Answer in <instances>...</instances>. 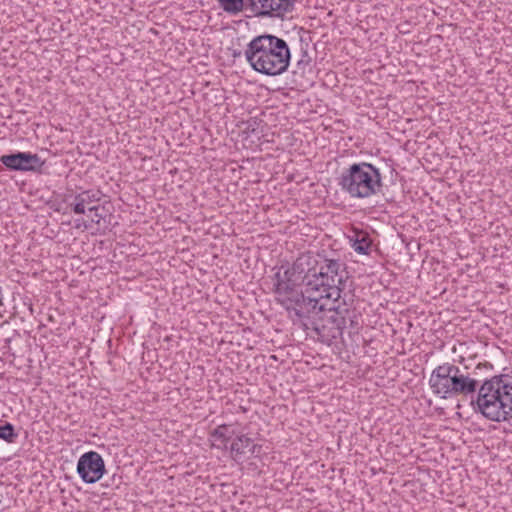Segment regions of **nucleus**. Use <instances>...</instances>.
I'll return each instance as SVG.
<instances>
[{"instance_id": "f257e3e1", "label": "nucleus", "mask_w": 512, "mask_h": 512, "mask_svg": "<svg viewBox=\"0 0 512 512\" xmlns=\"http://www.w3.org/2000/svg\"><path fill=\"white\" fill-rule=\"evenodd\" d=\"M301 278L307 291L320 294L325 300L338 302L347 278L346 265L324 253L302 254L291 267Z\"/></svg>"}, {"instance_id": "f03ea898", "label": "nucleus", "mask_w": 512, "mask_h": 512, "mask_svg": "<svg viewBox=\"0 0 512 512\" xmlns=\"http://www.w3.org/2000/svg\"><path fill=\"white\" fill-rule=\"evenodd\" d=\"M282 266L274 275L273 291L275 300L287 312L289 319L293 324L300 325L303 329L316 313H321L325 309L324 298L318 294L298 288L297 275L289 267L283 272Z\"/></svg>"}, {"instance_id": "7ed1b4c3", "label": "nucleus", "mask_w": 512, "mask_h": 512, "mask_svg": "<svg viewBox=\"0 0 512 512\" xmlns=\"http://www.w3.org/2000/svg\"><path fill=\"white\" fill-rule=\"evenodd\" d=\"M245 58L254 71L267 76H278L287 71L291 52L284 39L272 34H262L248 43Z\"/></svg>"}, {"instance_id": "20e7f679", "label": "nucleus", "mask_w": 512, "mask_h": 512, "mask_svg": "<svg viewBox=\"0 0 512 512\" xmlns=\"http://www.w3.org/2000/svg\"><path fill=\"white\" fill-rule=\"evenodd\" d=\"M475 411L493 422L512 419V377L506 374L493 375L478 389Z\"/></svg>"}, {"instance_id": "39448f33", "label": "nucleus", "mask_w": 512, "mask_h": 512, "mask_svg": "<svg viewBox=\"0 0 512 512\" xmlns=\"http://www.w3.org/2000/svg\"><path fill=\"white\" fill-rule=\"evenodd\" d=\"M341 190L351 198L364 199L382 189V176L378 168L368 162L353 163L338 178Z\"/></svg>"}, {"instance_id": "423d86ee", "label": "nucleus", "mask_w": 512, "mask_h": 512, "mask_svg": "<svg viewBox=\"0 0 512 512\" xmlns=\"http://www.w3.org/2000/svg\"><path fill=\"white\" fill-rule=\"evenodd\" d=\"M349 309L336 305V302L328 304L325 302V309L321 313H316L310 319L305 331H313L317 339L327 345L340 337L346 325V314Z\"/></svg>"}, {"instance_id": "0eeeda50", "label": "nucleus", "mask_w": 512, "mask_h": 512, "mask_svg": "<svg viewBox=\"0 0 512 512\" xmlns=\"http://www.w3.org/2000/svg\"><path fill=\"white\" fill-rule=\"evenodd\" d=\"M248 11L255 17L283 19L294 9L295 0H247Z\"/></svg>"}, {"instance_id": "6e6552de", "label": "nucleus", "mask_w": 512, "mask_h": 512, "mask_svg": "<svg viewBox=\"0 0 512 512\" xmlns=\"http://www.w3.org/2000/svg\"><path fill=\"white\" fill-rule=\"evenodd\" d=\"M105 464L101 455L95 451L84 453L78 460L77 473L83 482L96 483L105 473Z\"/></svg>"}, {"instance_id": "1a4fd4ad", "label": "nucleus", "mask_w": 512, "mask_h": 512, "mask_svg": "<svg viewBox=\"0 0 512 512\" xmlns=\"http://www.w3.org/2000/svg\"><path fill=\"white\" fill-rule=\"evenodd\" d=\"M454 364L444 363L437 366L431 373L429 385L432 392L442 399L451 398V382L453 381Z\"/></svg>"}, {"instance_id": "9d476101", "label": "nucleus", "mask_w": 512, "mask_h": 512, "mask_svg": "<svg viewBox=\"0 0 512 512\" xmlns=\"http://www.w3.org/2000/svg\"><path fill=\"white\" fill-rule=\"evenodd\" d=\"M0 162L8 169L15 171H37L44 164L37 154L30 152L5 154L0 157Z\"/></svg>"}, {"instance_id": "9b49d317", "label": "nucleus", "mask_w": 512, "mask_h": 512, "mask_svg": "<svg viewBox=\"0 0 512 512\" xmlns=\"http://www.w3.org/2000/svg\"><path fill=\"white\" fill-rule=\"evenodd\" d=\"M103 193L99 189H89L82 191L74 196V202L70 204L75 214H84L86 208L92 211H98V206H90L92 203L99 202Z\"/></svg>"}, {"instance_id": "f8f14e48", "label": "nucleus", "mask_w": 512, "mask_h": 512, "mask_svg": "<svg viewBox=\"0 0 512 512\" xmlns=\"http://www.w3.org/2000/svg\"><path fill=\"white\" fill-rule=\"evenodd\" d=\"M453 381L451 382V398L459 395L469 396L475 394V382L469 376L462 373L460 368L454 365Z\"/></svg>"}, {"instance_id": "ddd939ff", "label": "nucleus", "mask_w": 512, "mask_h": 512, "mask_svg": "<svg viewBox=\"0 0 512 512\" xmlns=\"http://www.w3.org/2000/svg\"><path fill=\"white\" fill-rule=\"evenodd\" d=\"M257 447L258 445L254 444L251 438L242 434L236 436L232 441L230 445V452L235 461H240L247 452H250V454L253 455L256 452Z\"/></svg>"}, {"instance_id": "4468645a", "label": "nucleus", "mask_w": 512, "mask_h": 512, "mask_svg": "<svg viewBox=\"0 0 512 512\" xmlns=\"http://www.w3.org/2000/svg\"><path fill=\"white\" fill-rule=\"evenodd\" d=\"M492 370L493 365L489 362H485L479 363L473 371L466 373V375L475 382V393L478 392L480 385L484 383L485 380L490 379Z\"/></svg>"}, {"instance_id": "2eb2a0df", "label": "nucleus", "mask_w": 512, "mask_h": 512, "mask_svg": "<svg viewBox=\"0 0 512 512\" xmlns=\"http://www.w3.org/2000/svg\"><path fill=\"white\" fill-rule=\"evenodd\" d=\"M354 251L361 255H368L371 248V240L368 234L364 232H357L355 239H351Z\"/></svg>"}, {"instance_id": "dca6fc26", "label": "nucleus", "mask_w": 512, "mask_h": 512, "mask_svg": "<svg viewBox=\"0 0 512 512\" xmlns=\"http://www.w3.org/2000/svg\"><path fill=\"white\" fill-rule=\"evenodd\" d=\"M235 435V432L231 429V425L222 424L216 427L214 430L210 432V436L216 440L220 441L224 447H227V443Z\"/></svg>"}, {"instance_id": "f3484780", "label": "nucleus", "mask_w": 512, "mask_h": 512, "mask_svg": "<svg viewBox=\"0 0 512 512\" xmlns=\"http://www.w3.org/2000/svg\"><path fill=\"white\" fill-rule=\"evenodd\" d=\"M220 7L227 13L238 14L239 12L248 11L247 0H217Z\"/></svg>"}, {"instance_id": "a211bd4d", "label": "nucleus", "mask_w": 512, "mask_h": 512, "mask_svg": "<svg viewBox=\"0 0 512 512\" xmlns=\"http://www.w3.org/2000/svg\"><path fill=\"white\" fill-rule=\"evenodd\" d=\"M18 438V433L15 431L14 426L5 422L3 425H0V439L7 443H14Z\"/></svg>"}, {"instance_id": "6ab92c4d", "label": "nucleus", "mask_w": 512, "mask_h": 512, "mask_svg": "<svg viewBox=\"0 0 512 512\" xmlns=\"http://www.w3.org/2000/svg\"><path fill=\"white\" fill-rule=\"evenodd\" d=\"M311 61H312V59H311L310 55L308 54V52L306 50H303L302 54H301V58L297 62V66L299 69H302L304 71L305 68L311 64Z\"/></svg>"}, {"instance_id": "aec40b11", "label": "nucleus", "mask_w": 512, "mask_h": 512, "mask_svg": "<svg viewBox=\"0 0 512 512\" xmlns=\"http://www.w3.org/2000/svg\"><path fill=\"white\" fill-rule=\"evenodd\" d=\"M4 305L3 288L0 286V307Z\"/></svg>"}, {"instance_id": "412c9836", "label": "nucleus", "mask_w": 512, "mask_h": 512, "mask_svg": "<svg viewBox=\"0 0 512 512\" xmlns=\"http://www.w3.org/2000/svg\"><path fill=\"white\" fill-rule=\"evenodd\" d=\"M94 212H95L96 219H92V221L96 222L98 224L100 222V219L102 218V216L100 214H98L97 211H94Z\"/></svg>"}]
</instances>
